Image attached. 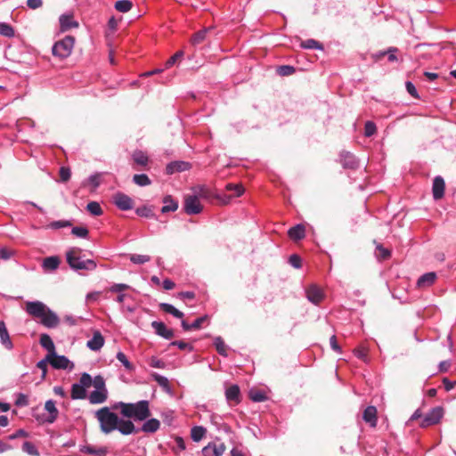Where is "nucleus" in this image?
<instances>
[{
    "instance_id": "f257e3e1",
    "label": "nucleus",
    "mask_w": 456,
    "mask_h": 456,
    "mask_svg": "<svg viewBox=\"0 0 456 456\" xmlns=\"http://www.w3.org/2000/svg\"><path fill=\"white\" fill-rule=\"evenodd\" d=\"M25 311L33 318L39 319L40 323L45 328L54 329L60 324L61 320L57 314L41 301L26 302Z\"/></svg>"
},
{
    "instance_id": "f03ea898",
    "label": "nucleus",
    "mask_w": 456,
    "mask_h": 456,
    "mask_svg": "<svg viewBox=\"0 0 456 456\" xmlns=\"http://www.w3.org/2000/svg\"><path fill=\"white\" fill-rule=\"evenodd\" d=\"M111 409L120 410L124 418L133 419L135 421H143L151 415L148 400H141L136 403L117 402L111 406Z\"/></svg>"
},
{
    "instance_id": "7ed1b4c3",
    "label": "nucleus",
    "mask_w": 456,
    "mask_h": 456,
    "mask_svg": "<svg viewBox=\"0 0 456 456\" xmlns=\"http://www.w3.org/2000/svg\"><path fill=\"white\" fill-rule=\"evenodd\" d=\"M82 249L77 247L70 248L65 254L66 262L71 270L80 274L84 272H91L96 269L97 264L93 259H85L82 256Z\"/></svg>"
},
{
    "instance_id": "20e7f679",
    "label": "nucleus",
    "mask_w": 456,
    "mask_h": 456,
    "mask_svg": "<svg viewBox=\"0 0 456 456\" xmlns=\"http://www.w3.org/2000/svg\"><path fill=\"white\" fill-rule=\"evenodd\" d=\"M95 416L102 433L110 434L116 430L119 417L117 413L111 411L110 408L107 406L101 408L96 411Z\"/></svg>"
},
{
    "instance_id": "39448f33",
    "label": "nucleus",
    "mask_w": 456,
    "mask_h": 456,
    "mask_svg": "<svg viewBox=\"0 0 456 456\" xmlns=\"http://www.w3.org/2000/svg\"><path fill=\"white\" fill-rule=\"evenodd\" d=\"M92 386V377L87 372L81 374L78 383L71 387L70 397L72 400H81L86 397V388Z\"/></svg>"
},
{
    "instance_id": "423d86ee",
    "label": "nucleus",
    "mask_w": 456,
    "mask_h": 456,
    "mask_svg": "<svg viewBox=\"0 0 456 456\" xmlns=\"http://www.w3.org/2000/svg\"><path fill=\"white\" fill-rule=\"evenodd\" d=\"M75 38L72 36H66L63 39L54 43L52 48V53L54 56L60 59L69 57L73 50Z\"/></svg>"
},
{
    "instance_id": "0eeeda50",
    "label": "nucleus",
    "mask_w": 456,
    "mask_h": 456,
    "mask_svg": "<svg viewBox=\"0 0 456 456\" xmlns=\"http://www.w3.org/2000/svg\"><path fill=\"white\" fill-rule=\"evenodd\" d=\"M203 208L197 195H188L184 199L183 210L187 215H198Z\"/></svg>"
},
{
    "instance_id": "6e6552de",
    "label": "nucleus",
    "mask_w": 456,
    "mask_h": 456,
    "mask_svg": "<svg viewBox=\"0 0 456 456\" xmlns=\"http://www.w3.org/2000/svg\"><path fill=\"white\" fill-rule=\"evenodd\" d=\"M339 163L345 169L356 170L360 167V161L356 156L347 151H342L339 153Z\"/></svg>"
},
{
    "instance_id": "1a4fd4ad",
    "label": "nucleus",
    "mask_w": 456,
    "mask_h": 456,
    "mask_svg": "<svg viewBox=\"0 0 456 456\" xmlns=\"http://www.w3.org/2000/svg\"><path fill=\"white\" fill-rule=\"evenodd\" d=\"M113 203L122 211H127L134 208L133 199L123 192H117L113 196Z\"/></svg>"
},
{
    "instance_id": "9d476101",
    "label": "nucleus",
    "mask_w": 456,
    "mask_h": 456,
    "mask_svg": "<svg viewBox=\"0 0 456 456\" xmlns=\"http://www.w3.org/2000/svg\"><path fill=\"white\" fill-rule=\"evenodd\" d=\"M444 415V410L442 407L437 406L435 408H432L424 417L421 426L422 427H428L435 424H437L440 419L443 418Z\"/></svg>"
},
{
    "instance_id": "9b49d317",
    "label": "nucleus",
    "mask_w": 456,
    "mask_h": 456,
    "mask_svg": "<svg viewBox=\"0 0 456 456\" xmlns=\"http://www.w3.org/2000/svg\"><path fill=\"white\" fill-rule=\"evenodd\" d=\"M49 363L55 370H72L74 368V363L70 362L68 357L57 354L56 351L54 352V355L51 357Z\"/></svg>"
},
{
    "instance_id": "f8f14e48",
    "label": "nucleus",
    "mask_w": 456,
    "mask_h": 456,
    "mask_svg": "<svg viewBox=\"0 0 456 456\" xmlns=\"http://www.w3.org/2000/svg\"><path fill=\"white\" fill-rule=\"evenodd\" d=\"M116 430L124 436L137 434L140 432L139 428H136L130 419H125L123 418H119Z\"/></svg>"
},
{
    "instance_id": "ddd939ff",
    "label": "nucleus",
    "mask_w": 456,
    "mask_h": 456,
    "mask_svg": "<svg viewBox=\"0 0 456 456\" xmlns=\"http://www.w3.org/2000/svg\"><path fill=\"white\" fill-rule=\"evenodd\" d=\"M55 404V401L52 399H49L45 402V410L48 412V415L42 419V422L52 424L58 419L59 411Z\"/></svg>"
},
{
    "instance_id": "4468645a",
    "label": "nucleus",
    "mask_w": 456,
    "mask_h": 456,
    "mask_svg": "<svg viewBox=\"0 0 456 456\" xmlns=\"http://www.w3.org/2000/svg\"><path fill=\"white\" fill-rule=\"evenodd\" d=\"M60 30L66 32L73 28H78L79 24L74 20L73 13H63L59 18Z\"/></svg>"
},
{
    "instance_id": "2eb2a0df",
    "label": "nucleus",
    "mask_w": 456,
    "mask_h": 456,
    "mask_svg": "<svg viewBox=\"0 0 456 456\" xmlns=\"http://www.w3.org/2000/svg\"><path fill=\"white\" fill-rule=\"evenodd\" d=\"M151 325L155 333L165 339H171L175 335L174 330L168 329L162 322L153 321Z\"/></svg>"
},
{
    "instance_id": "dca6fc26",
    "label": "nucleus",
    "mask_w": 456,
    "mask_h": 456,
    "mask_svg": "<svg viewBox=\"0 0 456 456\" xmlns=\"http://www.w3.org/2000/svg\"><path fill=\"white\" fill-rule=\"evenodd\" d=\"M191 164L187 161L175 160L168 163L166 167V173L173 175L175 173L183 172L191 169Z\"/></svg>"
},
{
    "instance_id": "f3484780",
    "label": "nucleus",
    "mask_w": 456,
    "mask_h": 456,
    "mask_svg": "<svg viewBox=\"0 0 456 456\" xmlns=\"http://www.w3.org/2000/svg\"><path fill=\"white\" fill-rule=\"evenodd\" d=\"M307 299L314 305H318L324 297L322 290L316 285H311L305 290Z\"/></svg>"
},
{
    "instance_id": "a211bd4d",
    "label": "nucleus",
    "mask_w": 456,
    "mask_h": 456,
    "mask_svg": "<svg viewBox=\"0 0 456 456\" xmlns=\"http://www.w3.org/2000/svg\"><path fill=\"white\" fill-rule=\"evenodd\" d=\"M445 183L442 176L437 175L433 180L432 192L435 200L442 199L444 195Z\"/></svg>"
},
{
    "instance_id": "6ab92c4d",
    "label": "nucleus",
    "mask_w": 456,
    "mask_h": 456,
    "mask_svg": "<svg viewBox=\"0 0 456 456\" xmlns=\"http://www.w3.org/2000/svg\"><path fill=\"white\" fill-rule=\"evenodd\" d=\"M225 398L229 403H240L241 401L240 387L233 384L227 387L225 390Z\"/></svg>"
},
{
    "instance_id": "aec40b11",
    "label": "nucleus",
    "mask_w": 456,
    "mask_h": 456,
    "mask_svg": "<svg viewBox=\"0 0 456 456\" xmlns=\"http://www.w3.org/2000/svg\"><path fill=\"white\" fill-rule=\"evenodd\" d=\"M39 343L43 348L47 350V354H46L47 357L51 358V357H53V355H54L55 346H54V343H53L52 338L48 334H46V333L41 334Z\"/></svg>"
},
{
    "instance_id": "412c9836",
    "label": "nucleus",
    "mask_w": 456,
    "mask_h": 456,
    "mask_svg": "<svg viewBox=\"0 0 456 456\" xmlns=\"http://www.w3.org/2000/svg\"><path fill=\"white\" fill-rule=\"evenodd\" d=\"M104 345V338L99 330H96L93 334V338L89 339L86 346L92 351L100 350Z\"/></svg>"
},
{
    "instance_id": "4be33fe9",
    "label": "nucleus",
    "mask_w": 456,
    "mask_h": 456,
    "mask_svg": "<svg viewBox=\"0 0 456 456\" xmlns=\"http://www.w3.org/2000/svg\"><path fill=\"white\" fill-rule=\"evenodd\" d=\"M163 207L161 208V213L167 214L169 212H175L178 209L179 203L171 195H166L162 199Z\"/></svg>"
},
{
    "instance_id": "5701e85b",
    "label": "nucleus",
    "mask_w": 456,
    "mask_h": 456,
    "mask_svg": "<svg viewBox=\"0 0 456 456\" xmlns=\"http://www.w3.org/2000/svg\"><path fill=\"white\" fill-rule=\"evenodd\" d=\"M363 420L370 424V427L375 428L377 426V408L370 405L365 408L362 414Z\"/></svg>"
},
{
    "instance_id": "b1692460",
    "label": "nucleus",
    "mask_w": 456,
    "mask_h": 456,
    "mask_svg": "<svg viewBox=\"0 0 456 456\" xmlns=\"http://www.w3.org/2000/svg\"><path fill=\"white\" fill-rule=\"evenodd\" d=\"M289 237L295 240L298 241L305 238V227L302 224H297L292 227H290L288 231Z\"/></svg>"
},
{
    "instance_id": "393cba45",
    "label": "nucleus",
    "mask_w": 456,
    "mask_h": 456,
    "mask_svg": "<svg viewBox=\"0 0 456 456\" xmlns=\"http://www.w3.org/2000/svg\"><path fill=\"white\" fill-rule=\"evenodd\" d=\"M144 423L142 426L139 428L140 431H142L144 433H155L159 430L160 427V421L155 418L147 419L143 420Z\"/></svg>"
},
{
    "instance_id": "a878e982",
    "label": "nucleus",
    "mask_w": 456,
    "mask_h": 456,
    "mask_svg": "<svg viewBox=\"0 0 456 456\" xmlns=\"http://www.w3.org/2000/svg\"><path fill=\"white\" fill-rule=\"evenodd\" d=\"M0 341L5 348L9 350L12 349L13 344L10 338L9 332L4 321H0Z\"/></svg>"
},
{
    "instance_id": "bb28decb",
    "label": "nucleus",
    "mask_w": 456,
    "mask_h": 456,
    "mask_svg": "<svg viewBox=\"0 0 456 456\" xmlns=\"http://www.w3.org/2000/svg\"><path fill=\"white\" fill-rule=\"evenodd\" d=\"M436 279V273L429 272L422 274L417 281V286L419 288L430 287Z\"/></svg>"
},
{
    "instance_id": "cd10ccee",
    "label": "nucleus",
    "mask_w": 456,
    "mask_h": 456,
    "mask_svg": "<svg viewBox=\"0 0 456 456\" xmlns=\"http://www.w3.org/2000/svg\"><path fill=\"white\" fill-rule=\"evenodd\" d=\"M108 398V391L94 390L89 395V402L92 404H99L104 403Z\"/></svg>"
},
{
    "instance_id": "c85d7f7f",
    "label": "nucleus",
    "mask_w": 456,
    "mask_h": 456,
    "mask_svg": "<svg viewBox=\"0 0 456 456\" xmlns=\"http://www.w3.org/2000/svg\"><path fill=\"white\" fill-rule=\"evenodd\" d=\"M60 258L56 256L45 257L43 261L42 267L45 271H55L60 265Z\"/></svg>"
},
{
    "instance_id": "c756f323",
    "label": "nucleus",
    "mask_w": 456,
    "mask_h": 456,
    "mask_svg": "<svg viewBox=\"0 0 456 456\" xmlns=\"http://www.w3.org/2000/svg\"><path fill=\"white\" fill-rule=\"evenodd\" d=\"M80 452L96 456H106L108 450L106 447L96 448L92 445H84L80 448Z\"/></svg>"
},
{
    "instance_id": "7c9ffc66",
    "label": "nucleus",
    "mask_w": 456,
    "mask_h": 456,
    "mask_svg": "<svg viewBox=\"0 0 456 456\" xmlns=\"http://www.w3.org/2000/svg\"><path fill=\"white\" fill-rule=\"evenodd\" d=\"M153 208H154L153 206L143 205V206L138 207L135 209V213L137 216H139L141 217L157 219L156 215L153 212Z\"/></svg>"
},
{
    "instance_id": "2f4dec72",
    "label": "nucleus",
    "mask_w": 456,
    "mask_h": 456,
    "mask_svg": "<svg viewBox=\"0 0 456 456\" xmlns=\"http://www.w3.org/2000/svg\"><path fill=\"white\" fill-rule=\"evenodd\" d=\"M159 308L165 313L169 314L178 319H183L184 316L182 311L176 309L173 305L169 303H160Z\"/></svg>"
},
{
    "instance_id": "473e14b6",
    "label": "nucleus",
    "mask_w": 456,
    "mask_h": 456,
    "mask_svg": "<svg viewBox=\"0 0 456 456\" xmlns=\"http://www.w3.org/2000/svg\"><path fill=\"white\" fill-rule=\"evenodd\" d=\"M152 379L154 381H156L159 387H161L166 392H170L171 391V387H170V385H169V381H168V379L157 373V372H152L151 374Z\"/></svg>"
},
{
    "instance_id": "72a5a7b5",
    "label": "nucleus",
    "mask_w": 456,
    "mask_h": 456,
    "mask_svg": "<svg viewBox=\"0 0 456 456\" xmlns=\"http://www.w3.org/2000/svg\"><path fill=\"white\" fill-rule=\"evenodd\" d=\"M207 429L202 426H194L191 429V437L194 442H200L206 436Z\"/></svg>"
},
{
    "instance_id": "f704fd0d",
    "label": "nucleus",
    "mask_w": 456,
    "mask_h": 456,
    "mask_svg": "<svg viewBox=\"0 0 456 456\" xmlns=\"http://www.w3.org/2000/svg\"><path fill=\"white\" fill-rule=\"evenodd\" d=\"M132 157L134 161L140 166H146L149 162L148 156L142 151H135Z\"/></svg>"
},
{
    "instance_id": "c9c22d12",
    "label": "nucleus",
    "mask_w": 456,
    "mask_h": 456,
    "mask_svg": "<svg viewBox=\"0 0 456 456\" xmlns=\"http://www.w3.org/2000/svg\"><path fill=\"white\" fill-rule=\"evenodd\" d=\"M86 210L94 216H100L103 214L102 208L97 201H90L86 205Z\"/></svg>"
},
{
    "instance_id": "e433bc0d",
    "label": "nucleus",
    "mask_w": 456,
    "mask_h": 456,
    "mask_svg": "<svg viewBox=\"0 0 456 456\" xmlns=\"http://www.w3.org/2000/svg\"><path fill=\"white\" fill-rule=\"evenodd\" d=\"M0 35L8 38L14 37L15 31L13 27L6 22H0Z\"/></svg>"
},
{
    "instance_id": "4c0bfd02",
    "label": "nucleus",
    "mask_w": 456,
    "mask_h": 456,
    "mask_svg": "<svg viewBox=\"0 0 456 456\" xmlns=\"http://www.w3.org/2000/svg\"><path fill=\"white\" fill-rule=\"evenodd\" d=\"M114 7L120 12H127L133 7V3L130 0H118L115 3Z\"/></svg>"
},
{
    "instance_id": "58836bf2",
    "label": "nucleus",
    "mask_w": 456,
    "mask_h": 456,
    "mask_svg": "<svg viewBox=\"0 0 456 456\" xmlns=\"http://www.w3.org/2000/svg\"><path fill=\"white\" fill-rule=\"evenodd\" d=\"M133 182L139 186H148L151 184V180L145 174H136L133 176Z\"/></svg>"
},
{
    "instance_id": "ea45409f",
    "label": "nucleus",
    "mask_w": 456,
    "mask_h": 456,
    "mask_svg": "<svg viewBox=\"0 0 456 456\" xmlns=\"http://www.w3.org/2000/svg\"><path fill=\"white\" fill-rule=\"evenodd\" d=\"M301 47L304 49H317L323 50V45L319 41L315 39H307L301 42Z\"/></svg>"
},
{
    "instance_id": "a19ab883",
    "label": "nucleus",
    "mask_w": 456,
    "mask_h": 456,
    "mask_svg": "<svg viewBox=\"0 0 456 456\" xmlns=\"http://www.w3.org/2000/svg\"><path fill=\"white\" fill-rule=\"evenodd\" d=\"M249 398L255 403H262L267 400V395L262 390H250Z\"/></svg>"
},
{
    "instance_id": "79ce46f5",
    "label": "nucleus",
    "mask_w": 456,
    "mask_h": 456,
    "mask_svg": "<svg viewBox=\"0 0 456 456\" xmlns=\"http://www.w3.org/2000/svg\"><path fill=\"white\" fill-rule=\"evenodd\" d=\"M214 346L220 355L227 356V349L224 341L221 337H216L214 339Z\"/></svg>"
},
{
    "instance_id": "37998d69",
    "label": "nucleus",
    "mask_w": 456,
    "mask_h": 456,
    "mask_svg": "<svg viewBox=\"0 0 456 456\" xmlns=\"http://www.w3.org/2000/svg\"><path fill=\"white\" fill-rule=\"evenodd\" d=\"M296 68L292 65H281L277 67L276 73L281 77H287L294 74Z\"/></svg>"
},
{
    "instance_id": "c03bdc74",
    "label": "nucleus",
    "mask_w": 456,
    "mask_h": 456,
    "mask_svg": "<svg viewBox=\"0 0 456 456\" xmlns=\"http://www.w3.org/2000/svg\"><path fill=\"white\" fill-rule=\"evenodd\" d=\"M208 30V29L204 28V29H201V30L194 33L192 35L191 38V43L193 45H197L201 44L205 40V38H206Z\"/></svg>"
},
{
    "instance_id": "a18cd8bd",
    "label": "nucleus",
    "mask_w": 456,
    "mask_h": 456,
    "mask_svg": "<svg viewBox=\"0 0 456 456\" xmlns=\"http://www.w3.org/2000/svg\"><path fill=\"white\" fill-rule=\"evenodd\" d=\"M116 358L122 363V365L126 368V370L132 371L134 370V364L129 362L126 355L123 352H118Z\"/></svg>"
},
{
    "instance_id": "49530a36",
    "label": "nucleus",
    "mask_w": 456,
    "mask_h": 456,
    "mask_svg": "<svg viewBox=\"0 0 456 456\" xmlns=\"http://www.w3.org/2000/svg\"><path fill=\"white\" fill-rule=\"evenodd\" d=\"M129 260L135 265H143L151 260V256L148 255L131 254Z\"/></svg>"
},
{
    "instance_id": "de8ad7c7",
    "label": "nucleus",
    "mask_w": 456,
    "mask_h": 456,
    "mask_svg": "<svg viewBox=\"0 0 456 456\" xmlns=\"http://www.w3.org/2000/svg\"><path fill=\"white\" fill-rule=\"evenodd\" d=\"M377 257L379 260H386L391 256V250L384 248L381 244L376 245Z\"/></svg>"
},
{
    "instance_id": "09e8293b",
    "label": "nucleus",
    "mask_w": 456,
    "mask_h": 456,
    "mask_svg": "<svg viewBox=\"0 0 456 456\" xmlns=\"http://www.w3.org/2000/svg\"><path fill=\"white\" fill-rule=\"evenodd\" d=\"M22 451L32 456H38L39 452L31 442L26 441L22 444Z\"/></svg>"
},
{
    "instance_id": "8fccbe9b",
    "label": "nucleus",
    "mask_w": 456,
    "mask_h": 456,
    "mask_svg": "<svg viewBox=\"0 0 456 456\" xmlns=\"http://www.w3.org/2000/svg\"><path fill=\"white\" fill-rule=\"evenodd\" d=\"M92 385H94L95 390L108 391L105 385V379L101 375H97L92 379Z\"/></svg>"
},
{
    "instance_id": "3c124183",
    "label": "nucleus",
    "mask_w": 456,
    "mask_h": 456,
    "mask_svg": "<svg viewBox=\"0 0 456 456\" xmlns=\"http://www.w3.org/2000/svg\"><path fill=\"white\" fill-rule=\"evenodd\" d=\"M170 346H177L180 350H187L188 352H192L194 347L191 344L184 342L183 340H175L172 341L169 344Z\"/></svg>"
},
{
    "instance_id": "603ef678",
    "label": "nucleus",
    "mask_w": 456,
    "mask_h": 456,
    "mask_svg": "<svg viewBox=\"0 0 456 456\" xmlns=\"http://www.w3.org/2000/svg\"><path fill=\"white\" fill-rule=\"evenodd\" d=\"M71 233L77 238H87L89 231L85 226H75L71 230Z\"/></svg>"
},
{
    "instance_id": "864d4df0",
    "label": "nucleus",
    "mask_w": 456,
    "mask_h": 456,
    "mask_svg": "<svg viewBox=\"0 0 456 456\" xmlns=\"http://www.w3.org/2000/svg\"><path fill=\"white\" fill-rule=\"evenodd\" d=\"M210 420H211V423L217 428V429H221L222 428L221 426H223L224 430H225L226 432L229 431L230 428L226 424L221 423L222 418L220 416H218L216 414H213V415H211Z\"/></svg>"
},
{
    "instance_id": "5fc2aeb1",
    "label": "nucleus",
    "mask_w": 456,
    "mask_h": 456,
    "mask_svg": "<svg viewBox=\"0 0 456 456\" xmlns=\"http://www.w3.org/2000/svg\"><path fill=\"white\" fill-rule=\"evenodd\" d=\"M51 360L50 357L45 356L41 361L37 362V367L42 370V376L41 379H45L47 372V363H49V361Z\"/></svg>"
},
{
    "instance_id": "6e6d98bb",
    "label": "nucleus",
    "mask_w": 456,
    "mask_h": 456,
    "mask_svg": "<svg viewBox=\"0 0 456 456\" xmlns=\"http://www.w3.org/2000/svg\"><path fill=\"white\" fill-rule=\"evenodd\" d=\"M377 131V126L374 122L367 121L364 125V135L366 137L372 136Z\"/></svg>"
},
{
    "instance_id": "4d7b16f0",
    "label": "nucleus",
    "mask_w": 456,
    "mask_h": 456,
    "mask_svg": "<svg viewBox=\"0 0 456 456\" xmlns=\"http://www.w3.org/2000/svg\"><path fill=\"white\" fill-rule=\"evenodd\" d=\"M226 190L230 191H232L233 195L236 196V197H240V195H242V193L244 191V189H243L242 185H240V184H234V183H228L226 185Z\"/></svg>"
},
{
    "instance_id": "13d9d810",
    "label": "nucleus",
    "mask_w": 456,
    "mask_h": 456,
    "mask_svg": "<svg viewBox=\"0 0 456 456\" xmlns=\"http://www.w3.org/2000/svg\"><path fill=\"white\" fill-rule=\"evenodd\" d=\"M130 286L125 283H114L109 288V291L112 293H123L124 290L129 289Z\"/></svg>"
},
{
    "instance_id": "bf43d9fd",
    "label": "nucleus",
    "mask_w": 456,
    "mask_h": 456,
    "mask_svg": "<svg viewBox=\"0 0 456 456\" xmlns=\"http://www.w3.org/2000/svg\"><path fill=\"white\" fill-rule=\"evenodd\" d=\"M28 395L19 393L17 395V398L15 400V405L18 407H25L28 405Z\"/></svg>"
},
{
    "instance_id": "052dcab7",
    "label": "nucleus",
    "mask_w": 456,
    "mask_h": 456,
    "mask_svg": "<svg viewBox=\"0 0 456 456\" xmlns=\"http://www.w3.org/2000/svg\"><path fill=\"white\" fill-rule=\"evenodd\" d=\"M59 174L61 182H67L70 179L71 171L68 167H61L60 168Z\"/></svg>"
},
{
    "instance_id": "680f3d73",
    "label": "nucleus",
    "mask_w": 456,
    "mask_h": 456,
    "mask_svg": "<svg viewBox=\"0 0 456 456\" xmlns=\"http://www.w3.org/2000/svg\"><path fill=\"white\" fill-rule=\"evenodd\" d=\"M225 452L224 444H216L212 443V454L213 456H222Z\"/></svg>"
},
{
    "instance_id": "e2e57ef3",
    "label": "nucleus",
    "mask_w": 456,
    "mask_h": 456,
    "mask_svg": "<svg viewBox=\"0 0 456 456\" xmlns=\"http://www.w3.org/2000/svg\"><path fill=\"white\" fill-rule=\"evenodd\" d=\"M289 263L291 266H293L294 268H297V269H298L302 266V259L297 254H293L289 256Z\"/></svg>"
},
{
    "instance_id": "0e129e2a",
    "label": "nucleus",
    "mask_w": 456,
    "mask_h": 456,
    "mask_svg": "<svg viewBox=\"0 0 456 456\" xmlns=\"http://www.w3.org/2000/svg\"><path fill=\"white\" fill-rule=\"evenodd\" d=\"M405 88L408 94H411L414 99H419L418 91L412 82L407 81L405 83Z\"/></svg>"
},
{
    "instance_id": "69168bd1",
    "label": "nucleus",
    "mask_w": 456,
    "mask_h": 456,
    "mask_svg": "<svg viewBox=\"0 0 456 456\" xmlns=\"http://www.w3.org/2000/svg\"><path fill=\"white\" fill-rule=\"evenodd\" d=\"M398 51H399L398 48L394 47V46H391L386 50V53L387 55V60L389 62H395L398 60V58L395 54Z\"/></svg>"
},
{
    "instance_id": "338daca9",
    "label": "nucleus",
    "mask_w": 456,
    "mask_h": 456,
    "mask_svg": "<svg viewBox=\"0 0 456 456\" xmlns=\"http://www.w3.org/2000/svg\"><path fill=\"white\" fill-rule=\"evenodd\" d=\"M183 56V51L176 52L173 56H171L167 61H166V68H170L173 66L177 60L181 59Z\"/></svg>"
},
{
    "instance_id": "774afa93",
    "label": "nucleus",
    "mask_w": 456,
    "mask_h": 456,
    "mask_svg": "<svg viewBox=\"0 0 456 456\" xmlns=\"http://www.w3.org/2000/svg\"><path fill=\"white\" fill-rule=\"evenodd\" d=\"M150 366H151L153 368H158V369H164V368H166V363L161 359H159L156 356H152L150 359Z\"/></svg>"
}]
</instances>
